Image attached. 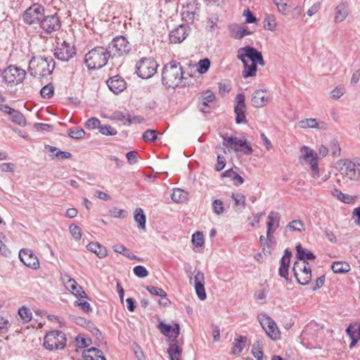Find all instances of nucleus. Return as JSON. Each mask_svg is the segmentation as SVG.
Returning a JSON list of instances; mask_svg holds the SVG:
<instances>
[{
	"label": "nucleus",
	"instance_id": "nucleus-10",
	"mask_svg": "<svg viewBox=\"0 0 360 360\" xmlns=\"http://www.w3.org/2000/svg\"><path fill=\"white\" fill-rule=\"evenodd\" d=\"M110 57L122 56L127 54L131 50V46L123 36L115 37L106 48Z\"/></svg>",
	"mask_w": 360,
	"mask_h": 360
},
{
	"label": "nucleus",
	"instance_id": "nucleus-30",
	"mask_svg": "<svg viewBox=\"0 0 360 360\" xmlns=\"http://www.w3.org/2000/svg\"><path fill=\"white\" fill-rule=\"evenodd\" d=\"M243 64V76L244 78L252 77L256 75L257 71V65L249 64L248 60H240Z\"/></svg>",
	"mask_w": 360,
	"mask_h": 360
},
{
	"label": "nucleus",
	"instance_id": "nucleus-26",
	"mask_svg": "<svg viewBox=\"0 0 360 360\" xmlns=\"http://www.w3.org/2000/svg\"><path fill=\"white\" fill-rule=\"evenodd\" d=\"M86 248L94 252L98 258L103 259L107 256L108 251L105 247L96 242H91L86 245Z\"/></svg>",
	"mask_w": 360,
	"mask_h": 360
},
{
	"label": "nucleus",
	"instance_id": "nucleus-13",
	"mask_svg": "<svg viewBox=\"0 0 360 360\" xmlns=\"http://www.w3.org/2000/svg\"><path fill=\"white\" fill-rule=\"evenodd\" d=\"M237 57L240 60L248 59L251 61V63L259 65L262 66L265 65V62L262 53L255 47L250 46H246L245 47L240 48L238 50Z\"/></svg>",
	"mask_w": 360,
	"mask_h": 360
},
{
	"label": "nucleus",
	"instance_id": "nucleus-27",
	"mask_svg": "<svg viewBox=\"0 0 360 360\" xmlns=\"http://www.w3.org/2000/svg\"><path fill=\"white\" fill-rule=\"evenodd\" d=\"M229 30L232 34V37L236 39H240L245 35H250L252 33L238 24H232L229 25Z\"/></svg>",
	"mask_w": 360,
	"mask_h": 360
},
{
	"label": "nucleus",
	"instance_id": "nucleus-47",
	"mask_svg": "<svg viewBox=\"0 0 360 360\" xmlns=\"http://www.w3.org/2000/svg\"><path fill=\"white\" fill-rule=\"evenodd\" d=\"M46 148L49 150V151H50L51 153L56 151V153L54 154V155L60 159H62V160L68 159L72 156L70 153L66 152V151H62L53 146H48Z\"/></svg>",
	"mask_w": 360,
	"mask_h": 360
},
{
	"label": "nucleus",
	"instance_id": "nucleus-34",
	"mask_svg": "<svg viewBox=\"0 0 360 360\" xmlns=\"http://www.w3.org/2000/svg\"><path fill=\"white\" fill-rule=\"evenodd\" d=\"M134 221L137 224V226L140 229H145L146 228V217L143 212V210L139 207L136 208L134 211Z\"/></svg>",
	"mask_w": 360,
	"mask_h": 360
},
{
	"label": "nucleus",
	"instance_id": "nucleus-56",
	"mask_svg": "<svg viewBox=\"0 0 360 360\" xmlns=\"http://www.w3.org/2000/svg\"><path fill=\"white\" fill-rule=\"evenodd\" d=\"M191 240L195 246L200 247L204 243V236L201 232L197 231L193 234Z\"/></svg>",
	"mask_w": 360,
	"mask_h": 360
},
{
	"label": "nucleus",
	"instance_id": "nucleus-7",
	"mask_svg": "<svg viewBox=\"0 0 360 360\" xmlns=\"http://www.w3.org/2000/svg\"><path fill=\"white\" fill-rule=\"evenodd\" d=\"M3 82L7 84L22 83L26 75L25 70L14 65H10L1 71Z\"/></svg>",
	"mask_w": 360,
	"mask_h": 360
},
{
	"label": "nucleus",
	"instance_id": "nucleus-6",
	"mask_svg": "<svg viewBox=\"0 0 360 360\" xmlns=\"http://www.w3.org/2000/svg\"><path fill=\"white\" fill-rule=\"evenodd\" d=\"M158 67L153 58H142L136 64V73L142 79H148L156 72Z\"/></svg>",
	"mask_w": 360,
	"mask_h": 360
},
{
	"label": "nucleus",
	"instance_id": "nucleus-12",
	"mask_svg": "<svg viewBox=\"0 0 360 360\" xmlns=\"http://www.w3.org/2000/svg\"><path fill=\"white\" fill-rule=\"evenodd\" d=\"M44 15V6L38 4H34L25 11L22 15V20L29 25H39Z\"/></svg>",
	"mask_w": 360,
	"mask_h": 360
},
{
	"label": "nucleus",
	"instance_id": "nucleus-59",
	"mask_svg": "<svg viewBox=\"0 0 360 360\" xmlns=\"http://www.w3.org/2000/svg\"><path fill=\"white\" fill-rule=\"evenodd\" d=\"M111 119L113 120L122 122L124 124H126L127 120V115H126L122 111L116 110L112 114Z\"/></svg>",
	"mask_w": 360,
	"mask_h": 360
},
{
	"label": "nucleus",
	"instance_id": "nucleus-57",
	"mask_svg": "<svg viewBox=\"0 0 360 360\" xmlns=\"http://www.w3.org/2000/svg\"><path fill=\"white\" fill-rule=\"evenodd\" d=\"M212 209H213V212L216 214L219 215V214H222L224 211V206L223 202L221 200H218V199L213 200Z\"/></svg>",
	"mask_w": 360,
	"mask_h": 360
},
{
	"label": "nucleus",
	"instance_id": "nucleus-21",
	"mask_svg": "<svg viewBox=\"0 0 360 360\" xmlns=\"http://www.w3.org/2000/svg\"><path fill=\"white\" fill-rule=\"evenodd\" d=\"M281 215L278 212L271 211L268 215L266 222V237L269 240H271V233L279 227Z\"/></svg>",
	"mask_w": 360,
	"mask_h": 360
},
{
	"label": "nucleus",
	"instance_id": "nucleus-64",
	"mask_svg": "<svg viewBox=\"0 0 360 360\" xmlns=\"http://www.w3.org/2000/svg\"><path fill=\"white\" fill-rule=\"evenodd\" d=\"M138 154L135 151H129L126 154L127 162L129 165H134L137 162Z\"/></svg>",
	"mask_w": 360,
	"mask_h": 360
},
{
	"label": "nucleus",
	"instance_id": "nucleus-33",
	"mask_svg": "<svg viewBox=\"0 0 360 360\" xmlns=\"http://www.w3.org/2000/svg\"><path fill=\"white\" fill-rule=\"evenodd\" d=\"M332 195L334 197H336L340 201L346 204L352 203L356 198L355 196L343 193L340 190L336 188H335L332 191Z\"/></svg>",
	"mask_w": 360,
	"mask_h": 360
},
{
	"label": "nucleus",
	"instance_id": "nucleus-35",
	"mask_svg": "<svg viewBox=\"0 0 360 360\" xmlns=\"http://www.w3.org/2000/svg\"><path fill=\"white\" fill-rule=\"evenodd\" d=\"M285 230L289 231H298L301 233L305 231V225L302 220L295 219L286 225Z\"/></svg>",
	"mask_w": 360,
	"mask_h": 360
},
{
	"label": "nucleus",
	"instance_id": "nucleus-23",
	"mask_svg": "<svg viewBox=\"0 0 360 360\" xmlns=\"http://www.w3.org/2000/svg\"><path fill=\"white\" fill-rule=\"evenodd\" d=\"M179 340L171 339L169 342L167 353L170 360H180L179 357L182 353V347Z\"/></svg>",
	"mask_w": 360,
	"mask_h": 360
},
{
	"label": "nucleus",
	"instance_id": "nucleus-15",
	"mask_svg": "<svg viewBox=\"0 0 360 360\" xmlns=\"http://www.w3.org/2000/svg\"><path fill=\"white\" fill-rule=\"evenodd\" d=\"M303 153V159L310 165L311 176L316 179L320 176V171L318 165V155L311 148L304 146L301 148Z\"/></svg>",
	"mask_w": 360,
	"mask_h": 360
},
{
	"label": "nucleus",
	"instance_id": "nucleus-44",
	"mask_svg": "<svg viewBox=\"0 0 360 360\" xmlns=\"http://www.w3.org/2000/svg\"><path fill=\"white\" fill-rule=\"evenodd\" d=\"M290 0H273L279 13L283 15L288 13V4Z\"/></svg>",
	"mask_w": 360,
	"mask_h": 360
},
{
	"label": "nucleus",
	"instance_id": "nucleus-18",
	"mask_svg": "<svg viewBox=\"0 0 360 360\" xmlns=\"http://www.w3.org/2000/svg\"><path fill=\"white\" fill-rule=\"evenodd\" d=\"M19 259L27 267L36 270L39 268V261L32 250L22 248L19 251Z\"/></svg>",
	"mask_w": 360,
	"mask_h": 360
},
{
	"label": "nucleus",
	"instance_id": "nucleus-20",
	"mask_svg": "<svg viewBox=\"0 0 360 360\" xmlns=\"http://www.w3.org/2000/svg\"><path fill=\"white\" fill-rule=\"evenodd\" d=\"M195 275L193 278L194 287L196 295L200 300H205L207 297L205 289V276L204 274L200 270L194 271Z\"/></svg>",
	"mask_w": 360,
	"mask_h": 360
},
{
	"label": "nucleus",
	"instance_id": "nucleus-29",
	"mask_svg": "<svg viewBox=\"0 0 360 360\" xmlns=\"http://www.w3.org/2000/svg\"><path fill=\"white\" fill-rule=\"evenodd\" d=\"M346 8L347 5L345 3H341L336 6L334 18V20L336 23L342 22L348 15Z\"/></svg>",
	"mask_w": 360,
	"mask_h": 360
},
{
	"label": "nucleus",
	"instance_id": "nucleus-55",
	"mask_svg": "<svg viewBox=\"0 0 360 360\" xmlns=\"http://www.w3.org/2000/svg\"><path fill=\"white\" fill-rule=\"evenodd\" d=\"M133 272L139 278H146L148 276V271L146 268L142 265H137L134 267Z\"/></svg>",
	"mask_w": 360,
	"mask_h": 360
},
{
	"label": "nucleus",
	"instance_id": "nucleus-58",
	"mask_svg": "<svg viewBox=\"0 0 360 360\" xmlns=\"http://www.w3.org/2000/svg\"><path fill=\"white\" fill-rule=\"evenodd\" d=\"M99 131L103 135L105 136H114L117 134V131L110 125H101L99 127Z\"/></svg>",
	"mask_w": 360,
	"mask_h": 360
},
{
	"label": "nucleus",
	"instance_id": "nucleus-41",
	"mask_svg": "<svg viewBox=\"0 0 360 360\" xmlns=\"http://www.w3.org/2000/svg\"><path fill=\"white\" fill-rule=\"evenodd\" d=\"M246 342V338L244 336H239L238 338L235 339L234 345L232 347V354H239L240 353L244 347L245 342Z\"/></svg>",
	"mask_w": 360,
	"mask_h": 360
},
{
	"label": "nucleus",
	"instance_id": "nucleus-48",
	"mask_svg": "<svg viewBox=\"0 0 360 360\" xmlns=\"http://www.w3.org/2000/svg\"><path fill=\"white\" fill-rule=\"evenodd\" d=\"M158 328L160 330L165 336L169 338H172V326L169 324L165 323L162 321H160L158 325Z\"/></svg>",
	"mask_w": 360,
	"mask_h": 360
},
{
	"label": "nucleus",
	"instance_id": "nucleus-31",
	"mask_svg": "<svg viewBox=\"0 0 360 360\" xmlns=\"http://www.w3.org/2000/svg\"><path fill=\"white\" fill-rule=\"evenodd\" d=\"M86 352L89 354H84L86 360H105L102 351L96 347H91L86 350Z\"/></svg>",
	"mask_w": 360,
	"mask_h": 360
},
{
	"label": "nucleus",
	"instance_id": "nucleus-45",
	"mask_svg": "<svg viewBox=\"0 0 360 360\" xmlns=\"http://www.w3.org/2000/svg\"><path fill=\"white\" fill-rule=\"evenodd\" d=\"M18 313L23 322L27 323L31 321L32 314L30 309L22 306L18 309Z\"/></svg>",
	"mask_w": 360,
	"mask_h": 360
},
{
	"label": "nucleus",
	"instance_id": "nucleus-62",
	"mask_svg": "<svg viewBox=\"0 0 360 360\" xmlns=\"http://www.w3.org/2000/svg\"><path fill=\"white\" fill-rule=\"evenodd\" d=\"M70 232L72 234V237L77 240H79L82 238V233L79 227L75 224H71L69 226Z\"/></svg>",
	"mask_w": 360,
	"mask_h": 360
},
{
	"label": "nucleus",
	"instance_id": "nucleus-46",
	"mask_svg": "<svg viewBox=\"0 0 360 360\" xmlns=\"http://www.w3.org/2000/svg\"><path fill=\"white\" fill-rule=\"evenodd\" d=\"M210 60L209 58H204L199 60L198 63L197 71L199 74L202 75L208 71L210 67Z\"/></svg>",
	"mask_w": 360,
	"mask_h": 360
},
{
	"label": "nucleus",
	"instance_id": "nucleus-49",
	"mask_svg": "<svg viewBox=\"0 0 360 360\" xmlns=\"http://www.w3.org/2000/svg\"><path fill=\"white\" fill-rule=\"evenodd\" d=\"M85 135V131L82 128H70L68 131V136L74 139H81Z\"/></svg>",
	"mask_w": 360,
	"mask_h": 360
},
{
	"label": "nucleus",
	"instance_id": "nucleus-22",
	"mask_svg": "<svg viewBox=\"0 0 360 360\" xmlns=\"http://www.w3.org/2000/svg\"><path fill=\"white\" fill-rule=\"evenodd\" d=\"M109 89L115 94H119L127 88L125 80L120 75H115L109 78L107 81Z\"/></svg>",
	"mask_w": 360,
	"mask_h": 360
},
{
	"label": "nucleus",
	"instance_id": "nucleus-61",
	"mask_svg": "<svg viewBox=\"0 0 360 360\" xmlns=\"http://www.w3.org/2000/svg\"><path fill=\"white\" fill-rule=\"evenodd\" d=\"M214 98V94L212 91H207L202 96L201 105L203 106H209V103L212 102Z\"/></svg>",
	"mask_w": 360,
	"mask_h": 360
},
{
	"label": "nucleus",
	"instance_id": "nucleus-42",
	"mask_svg": "<svg viewBox=\"0 0 360 360\" xmlns=\"http://www.w3.org/2000/svg\"><path fill=\"white\" fill-rule=\"evenodd\" d=\"M298 125L302 129H319V123L314 118L304 119L298 122Z\"/></svg>",
	"mask_w": 360,
	"mask_h": 360
},
{
	"label": "nucleus",
	"instance_id": "nucleus-5",
	"mask_svg": "<svg viewBox=\"0 0 360 360\" xmlns=\"http://www.w3.org/2000/svg\"><path fill=\"white\" fill-rule=\"evenodd\" d=\"M66 335L60 330H55L46 333L44 338V346L50 351L61 349L66 345Z\"/></svg>",
	"mask_w": 360,
	"mask_h": 360
},
{
	"label": "nucleus",
	"instance_id": "nucleus-19",
	"mask_svg": "<svg viewBox=\"0 0 360 360\" xmlns=\"http://www.w3.org/2000/svg\"><path fill=\"white\" fill-rule=\"evenodd\" d=\"M191 29L188 25H179L170 32L169 40L171 43L179 44L182 42L189 34Z\"/></svg>",
	"mask_w": 360,
	"mask_h": 360
},
{
	"label": "nucleus",
	"instance_id": "nucleus-52",
	"mask_svg": "<svg viewBox=\"0 0 360 360\" xmlns=\"http://www.w3.org/2000/svg\"><path fill=\"white\" fill-rule=\"evenodd\" d=\"M84 126L86 129L91 130L99 129L101 127V121L96 117H91L86 120Z\"/></svg>",
	"mask_w": 360,
	"mask_h": 360
},
{
	"label": "nucleus",
	"instance_id": "nucleus-43",
	"mask_svg": "<svg viewBox=\"0 0 360 360\" xmlns=\"http://www.w3.org/2000/svg\"><path fill=\"white\" fill-rule=\"evenodd\" d=\"M251 352L253 356L257 360H262L264 356V353L262 352V344L259 340H257L254 342L252 347Z\"/></svg>",
	"mask_w": 360,
	"mask_h": 360
},
{
	"label": "nucleus",
	"instance_id": "nucleus-11",
	"mask_svg": "<svg viewBox=\"0 0 360 360\" xmlns=\"http://www.w3.org/2000/svg\"><path fill=\"white\" fill-rule=\"evenodd\" d=\"M292 272L297 282L302 285L309 284L311 280V268L309 262H295Z\"/></svg>",
	"mask_w": 360,
	"mask_h": 360
},
{
	"label": "nucleus",
	"instance_id": "nucleus-38",
	"mask_svg": "<svg viewBox=\"0 0 360 360\" xmlns=\"http://www.w3.org/2000/svg\"><path fill=\"white\" fill-rule=\"evenodd\" d=\"M162 133H158L155 129H147L143 134V139L146 142H155L160 139Z\"/></svg>",
	"mask_w": 360,
	"mask_h": 360
},
{
	"label": "nucleus",
	"instance_id": "nucleus-2",
	"mask_svg": "<svg viewBox=\"0 0 360 360\" xmlns=\"http://www.w3.org/2000/svg\"><path fill=\"white\" fill-rule=\"evenodd\" d=\"M183 68L180 63L172 60L165 64L162 70V82L167 88L174 89L182 81Z\"/></svg>",
	"mask_w": 360,
	"mask_h": 360
},
{
	"label": "nucleus",
	"instance_id": "nucleus-16",
	"mask_svg": "<svg viewBox=\"0 0 360 360\" xmlns=\"http://www.w3.org/2000/svg\"><path fill=\"white\" fill-rule=\"evenodd\" d=\"M76 54V49L74 46L64 41L58 42L54 49V56L63 62H68Z\"/></svg>",
	"mask_w": 360,
	"mask_h": 360
},
{
	"label": "nucleus",
	"instance_id": "nucleus-8",
	"mask_svg": "<svg viewBox=\"0 0 360 360\" xmlns=\"http://www.w3.org/2000/svg\"><path fill=\"white\" fill-rule=\"evenodd\" d=\"M41 38H48L53 32L59 30L61 27V22L56 14L50 15H44L39 23Z\"/></svg>",
	"mask_w": 360,
	"mask_h": 360
},
{
	"label": "nucleus",
	"instance_id": "nucleus-40",
	"mask_svg": "<svg viewBox=\"0 0 360 360\" xmlns=\"http://www.w3.org/2000/svg\"><path fill=\"white\" fill-rule=\"evenodd\" d=\"M276 18L273 15L266 14L264 19V28L270 31H274L276 27Z\"/></svg>",
	"mask_w": 360,
	"mask_h": 360
},
{
	"label": "nucleus",
	"instance_id": "nucleus-28",
	"mask_svg": "<svg viewBox=\"0 0 360 360\" xmlns=\"http://www.w3.org/2000/svg\"><path fill=\"white\" fill-rule=\"evenodd\" d=\"M193 5H192L191 2L187 4L186 6L184 7V10L183 11L181 15L186 21L193 22L195 18V15H198V8L195 7L194 9H193Z\"/></svg>",
	"mask_w": 360,
	"mask_h": 360
},
{
	"label": "nucleus",
	"instance_id": "nucleus-4",
	"mask_svg": "<svg viewBox=\"0 0 360 360\" xmlns=\"http://www.w3.org/2000/svg\"><path fill=\"white\" fill-rule=\"evenodd\" d=\"M338 164L341 165L339 172L343 178L350 181H357L360 179V158L342 159Z\"/></svg>",
	"mask_w": 360,
	"mask_h": 360
},
{
	"label": "nucleus",
	"instance_id": "nucleus-1",
	"mask_svg": "<svg viewBox=\"0 0 360 360\" xmlns=\"http://www.w3.org/2000/svg\"><path fill=\"white\" fill-rule=\"evenodd\" d=\"M56 63L51 56H33L29 61L28 72L34 77L41 79L51 75Z\"/></svg>",
	"mask_w": 360,
	"mask_h": 360
},
{
	"label": "nucleus",
	"instance_id": "nucleus-63",
	"mask_svg": "<svg viewBox=\"0 0 360 360\" xmlns=\"http://www.w3.org/2000/svg\"><path fill=\"white\" fill-rule=\"evenodd\" d=\"M226 165V159L221 155H217V162L215 165V169L217 172L221 171Z\"/></svg>",
	"mask_w": 360,
	"mask_h": 360
},
{
	"label": "nucleus",
	"instance_id": "nucleus-39",
	"mask_svg": "<svg viewBox=\"0 0 360 360\" xmlns=\"http://www.w3.org/2000/svg\"><path fill=\"white\" fill-rule=\"evenodd\" d=\"M10 117L13 122L24 127L26 125V119L25 116L20 111L17 110H13V112L11 114Z\"/></svg>",
	"mask_w": 360,
	"mask_h": 360
},
{
	"label": "nucleus",
	"instance_id": "nucleus-32",
	"mask_svg": "<svg viewBox=\"0 0 360 360\" xmlns=\"http://www.w3.org/2000/svg\"><path fill=\"white\" fill-rule=\"evenodd\" d=\"M69 288L72 290V293L80 298H87L86 293L82 290V288L72 278H70L68 281Z\"/></svg>",
	"mask_w": 360,
	"mask_h": 360
},
{
	"label": "nucleus",
	"instance_id": "nucleus-3",
	"mask_svg": "<svg viewBox=\"0 0 360 360\" xmlns=\"http://www.w3.org/2000/svg\"><path fill=\"white\" fill-rule=\"evenodd\" d=\"M110 57L106 48L97 46L85 55L84 63L89 70H98L106 65Z\"/></svg>",
	"mask_w": 360,
	"mask_h": 360
},
{
	"label": "nucleus",
	"instance_id": "nucleus-37",
	"mask_svg": "<svg viewBox=\"0 0 360 360\" xmlns=\"http://www.w3.org/2000/svg\"><path fill=\"white\" fill-rule=\"evenodd\" d=\"M333 271L335 274H344L350 270V266L348 263L343 262H334L331 265Z\"/></svg>",
	"mask_w": 360,
	"mask_h": 360
},
{
	"label": "nucleus",
	"instance_id": "nucleus-51",
	"mask_svg": "<svg viewBox=\"0 0 360 360\" xmlns=\"http://www.w3.org/2000/svg\"><path fill=\"white\" fill-rule=\"evenodd\" d=\"M356 332V330L354 329V326H352V324L349 325L346 329L347 334L349 335V337L352 340V342L349 344L350 349H352L359 341V339L355 337Z\"/></svg>",
	"mask_w": 360,
	"mask_h": 360
},
{
	"label": "nucleus",
	"instance_id": "nucleus-60",
	"mask_svg": "<svg viewBox=\"0 0 360 360\" xmlns=\"http://www.w3.org/2000/svg\"><path fill=\"white\" fill-rule=\"evenodd\" d=\"M231 198L236 206L241 205L243 208L245 207V198L243 194L239 193H232Z\"/></svg>",
	"mask_w": 360,
	"mask_h": 360
},
{
	"label": "nucleus",
	"instance_id": "nucleus-54",
	"mask_svg": "<svg viewBox=\"0 0 360 360\" xmlns=\"http://www.w3.org/2000/svg\"><path fill=\"white\" fill-rule=\"evenodd\" d=\"M146 290L153 295L158 297H166V292L161 288H158L153 285H148L146 287Z\"/></svg>",
	"mask_w": 360,
	"mask_h": 360
},
{
	"label": "nucleus",
	"instance_id": "nucleus-36",
	"mask_svg": "<svg viewBox=\"0 0 360 360\" xmlns=\"http://www.w3.org/2000/svg\"><path fill=\"white\" fill-rule=\"evenodd\" d=\"M188 198V193L181 188H174L171 195L172 200L175 202H183Z\"/></svg>",
	"mask_w": 360,
	"mask_h": 360
},
{
	"label": "nucleus",
	"instance_id": "nucleus-25",
	"mask_svg": "<svg viewBox=\"0 0 360 360\" xmlns=\"http://www.w3.org/2000/svg\"><path fill=\"white\" fill-rule=\"evenodd\" d=\"M297 257L301 262H308V260H314L316 255L307 249L304 248L301 244H297L295 248Z\"/></svg>",
	"mask_w": 360,
	"mask_h": 360
},
{
	"label": "nucleus",
	"instance_id": "nucleus-14",
	"mask_svg": "<svg viewBox=\"0 0 360 360\" xmlns=\"http://www.w3.org/2000/svg\"><path fill=\"white\" fill-rule=\"evenodd\" d=\"M258 321L266 335L273 340L280 338V331L273 319L265 314L258 315Z\"/></svg>",
	"mask_w": 360,
	"mask_h": 360
},
{
	"label": "nucleus",
	"instance_id": "nucleus-9",
	"mask_svg": "<svg viewBox=\"0 0 360 360\" xmlns=\"http://www.w3.org/2000/svg\"><path fill=\"white\" fill-rule=\"evenodd\" d=\"M221 137L223 139L224 146L231 147L235 152L241 151L247 155L252 153V148L247 143L245 138L239 139L237 137L229 136L225 134L221 135Z\"/></svg>",
	"mask_w": 360,
	"mask_h": 360
},
{
	"label": "nucleus",
	"instance_id": "nucleus-17",
	"mask_svg": "<svg viewBox=\"0 0 360 360\" xmlns=\"http://www.w3.org/2000/svg\"><path fill=\"white\" fill-rule=\"evenodd\" d=\"M245 110L246 104L245 95L243 94H238L236 97L234 105V112L236 114V124L247 122Z\"/></svg>",
	"mask_w": 360,
	"mask_h": 360
},
{
	"label": "nucleus",
	"instance_id": "nucleus-24",
	"mask_svg": "<svg viewBox=\"0 0 360 360\" xmlns=\"http://www.w3.org/2000/svg\"><path fill=\"white\" fill-rule=\"evenodd\" d=\"M269 98L266 96V91L258 89L255 91L251 98V103L255 108H262L268 103Z\"/></svg>",
	"mask_w": 360,
	"mask_h": 360
},
{
	"label": "nucleus",
	"instance_id": "nucleus-53",
	"mask_svg": "<svg viewBox=\"0 0 360 360\" xmlns=\"http://www.w3.org/2000/svg\"><path fill=\"white\" fill-rule=\"evenodd\" d=\"M330 150L332 155L334 158L339 157L341 153V148L338 141L335 139H333L330 143Z\"/></svg>",
	"mask_w": 360,
	"mask_h": 360
},
{
	"label": "nucleus",
	"instance_id": "nucleus-50",
	"mask_svg": "<svg viewBox=\"0 0 360 360\" xmlns=\"http://www.w3.org/2000/svg\"><path fill=\"white\" fill-rule=\"evenodd\" d=\"M54 88L51 84H48L42 87L40 94L44 98H50L53 96Z\"/></svg>",
	"mask_w": 360,
	"mask_h": 360
}]
</instances>
